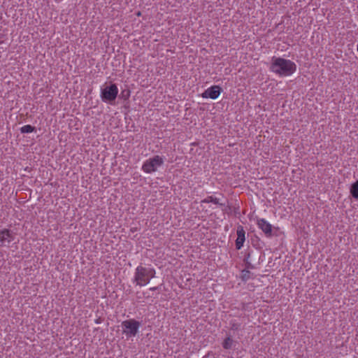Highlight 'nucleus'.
<instances>
[{
  "mask_svg": "<svg viewBox=\"0 0 358 358\" xmlns=\"http://www.w3.org/2000/svg\"><path fill=\"white\" fill-rule=\"evenodd\" d=\"M270 69L280 76H288L295 72L296 65L289 59L273 57Z\"/></svg>",
  "mask_w": 358,
  "mask_h": 358,
  "instance_id": "obj_1",
  "label": "nucleus"
},
{
  "mask_svg": "<svg viewBox=\"0 0 358 358\" xmlns=\"http://www.w3.org/2000/svg\"><path fill=\"white\" fill-rule=\"evenodd\" d=\"M155 270L152 268L138 266L135 271L134 281L137 285L144 286L155 278Z\"/></svg>",
  "mask_w": 358,
  "mask_h": 358,
  "instance_id": "obj_2",
  "label": "nucleus"
},
{
  "mask_svg": "<svg viewBox=\"0 0 358 358\" xmlns=\"http://www.w3.org/2000/svg\"><path fill=\"white\" fill-rule=\"evenodd\" d=\"M118 94V88L115 84H110L101 89V98L102 101L110 105L115 104Z\"/></svg>",
  "mask_w": 358,
  "mask_h": 358,
  "instance_id": "obj_3",
  "label": "nucleus"
},
{
  "mask_svg": "<svg viewBox=\"0 0 358 358\" xmlns=\"http://www.w3.org/2000/svg\"><path fill=\"white\" fill-rule=\"evenodd\" d=\"M164 164V159L159 156L155 155L152 158L147 159L142 166V170L147 173H151L155 172L159 166Z\"/></svg>",
  "mask_w": 358,
  "mask_h": 358,
  "instance_id": "obj_4",
  "label": "nucleus"
},
{
  "mask_svg": "<svg viewBox=\"0 0 358 358\" xmlns=\"http://www.w3.org/2000/svg\"><path fill=\"white\" fill-rule=\"evenodd\" d=\"M140 326V322L134 319L124 320L122 322L123 334H125L128 338L135 336L138 331Z\"/></svg>",
  "mask_w": 358,
  "mask_h": 358,
  "instance_id": "obj_5",
  "label": "nucleus"
},
{
  "mask_svg": "<svg viewBox=\"0 0 358 358\" xmlns=\"http://www.w3.org/2000/svg\"><path fill=\"white\" fill-rule=\"evenodd\" d=\"M15 234L9 229H0V242L1 245L9 246V244L14 240Z\"/></svg>",
  "mask_w": 358,
  "mask_h": 358,
  "instance_id": "obj_6",
  "label": "nucleus"
},
{
  "mask_svg": "<svg viewBox=\"0 0 358 358\" xmlns=\"http://www.w3.org/2000/svg\"><path fill=\"white\" fill-rule=\"evenodd\" d=\"M222 88L218 85H213L206 90L201 94L203 98L217 99L220 94Z\"/></svg>",
  "mask_w": 358,
  "mask_h": 358,
  "instance_id": "obj_7",
  "label": "nucleus"
},
{
  "mask_svg": "<svg viewBox=\"0 0 358 358\" xmlns=\"http://www.w3.org/2000/svg\"><path fill=\"white\" fill-rule=\"evenodd\" d=\"M257 225L259 229L265 234L267 237L272 236V225L269 224L265 219L262 218L257 220Z\"/></svg>",
  "mask_w": 358,
  "mask_h": 358,
  "instance_id": "obj_8",
  "label": "nucleus"
},
{
  "mask_svg": "<svg viewBox=\"0 0 358 358\" xmlns=\"http://www.w3.org/2000/svg\"><path fill=\"white\" fill-rule=\"evenodd\" d=\"M245 240V231L243 227L239 225L237 227V238L236 240V248L237 250H240Z\"/></svg>",
  "mask_w": 358,
  "mask_h": 358,
  "instance_id": "obj_9",
  "label": "nucleus"
},
{
  "mask_svg": "<svg viewBox=\"0 0 358 358\" xmlns=\"http://www.w3.org/2000/svg\"><path fill=\"white\" fill-rule=\"evenodd\" d=\"M245 261H250L257 266L259 265L261 263L260 252L257 250L248 252L245 258Z\"/></svg>",
  "mask_w": 358,
  "mask_h": 358,
  "instance_id": "obj_10",
  "label": "nucleus"
},
{
  "mask_svg": "<svg viewBox=\"0 0 358 358\" xmlns=\"http://www.w3.org/2000/svg\"><path fill=\"white\" fill-rule=\"evenodd\" d=\"M350 194L355 199L358 200V180L351 185Z\"/></svg>",
  "mask_w": 358,
  "mask_h": 358,
  "instance_id": "obj_11",
  "label": "nucleus"
},
{
  "mask_svg": "<svg viewBox=\"0 0 358 358\" xmlns=\"http://www.w3.org/2000/svg\"><path fill=\"white\" fill-rule=\"evenodd\" d=\"M212 202L215 204H217L220 206H224V203H220L219 199L216 197H213V196H208L206 199L201 201V203H210Z\"/></svg>",
  "mask_w": 358,
  "mask_h": 358,
  "instance_id": "obj_12",
  "label": "nucleus"
},
{
  "mask_svg": "<svg viewBox=\"0 0 358 358\" xmlns=\"http://www.w3.org/2000/svg\"><path fill=\"white\" fill-rule=\"evenodd\" d=\"M36 131V127L30 124H27L20 128L22 134L31 133Z\"/></svg>",
  "mask_w": 358,
  "mask_h": 358,
  "instance_id": "obj_13",
  "label": "nucleus"
},
{
  "mask_svg": "<svg viewBox=\"0 0 358 358\" xmlns=\"http://www.w3.org/2000/svg\"><path fill=\"white\" fill-rule=\"evenodd\" d=\"M233 342V340L229 336L224 339L222 346L226 350L231 349L232 348Z\"/></svg>",
  "mask_w": 358,
  "mask_h": 358,
  "instance_id": "obj_14",
  "label": "nucleus"
},
{
  "mask_svg": "<svg viewBox=\"0 0 358 358\" xmlns=\"http://www.w3.org/2000/svg\"><path fill=\"white\" fill-rule=\"evenodd\" d=\"M129 96H130V90L128 89L123 90L119 96V97L120 99H122L124 100H127L129 98Z\"/></svg>",
  "mask_w": 358,
  "mask_h": 358,
  "instance_id": "obj_15",
  "label": "nucleus"
},
{
  "mask_svg": "<svg viewBox=\"0 0 358 358\" xmlns=\"http://www.w3.org/2000/svg\"><path fill=\"white\" fill-rule=\"evenodd\" d=\"M245 264H246V267L248 268H251V269H253V268H255L257 265L255 264L253 262H251L250 261H245Z\"/></svg>",
  "mask_w": 358,
  "mask_h": 358,
  "instance_id": "obj_16",
  "label": "nucleus"
},
{
  "mask_svg": "<svg viewBox=\"0 0 358 358\" xmlns=\"http://www.w3.org/2000/svg\"><path fill=\"white\" fill-rule=\"evenodd\" d=\"M240 327H241V324L239 323L234 322V323L231 324V329H233L234 331H237L238 329H239Z\"/></svg>",
  "mask_w": 358,
  "mask_h": 358,
  "instance_id": "obj_17",
  "label": "nucleus"
},
{
  "mask_svg": "<svg viewBox=\"0 0 358 358\" xmlns=\"http://www.w3.org/2000/svg\"><path fill=\"white\" fill-rule=\"evenodd\" d=\"M157 289V287H150V289L151 291H155V290H156Z\"/></svg>",
  "mask_w": 358,
  "mask_h": 358,
  "instance_id": "obj_18",
  "label": "nucleus"
},
{
  "mask_svg": "<svg viewBox=\"0 0 358 358\" xmlns=\"http://www.w3.org/2000/svg\"><path fill=\"white\" fill-rule=\"evenodd\" d=\"M357 51H358V44H357Z\"/></svg>",
  "mask_w": 358,
  "mask_h": 358,
  "instance_id": "obj_19",
  "label": "nucleus"
}]
</instances>
